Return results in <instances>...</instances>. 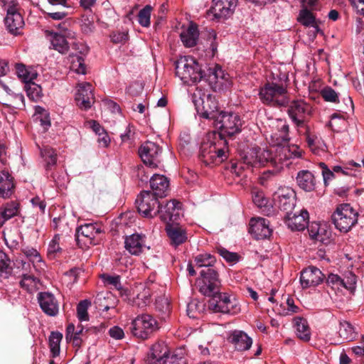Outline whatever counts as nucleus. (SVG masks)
<instances>
[{
    "instance_id": "obj_22",
    "label": "nucleus",
    "mask_w": 364,
    "mask_h": 364,
    "mask_svg": "<svg viewBox=\"0 0 364 364\" xmlns=\"http://www.w3.org/2000/svg\"><path fill=\"white\" fill-rule=\"evenodd\" d=\"M210 11L215 18H226L232 14L237 0H213Z\"/></svg>"
},
{
    "instance_id": "obj_8",
    "label": "nucleus",
    "mask_w": 364,
    "mask_h": 364,
    "mask_svg": "<svg viewBox=\"0 0 364 364\" xmlns=\"http://www.w3.org/2000/svg\"><path fill=\"white\" fill-rule=\"evenodd\" d=\"M210 297L208 308L215 313L237 314L240 311L238 301L228 293L219 291Z\"/></svg>"
},
{
    "instance_id": "obj_13",
    "label": "nucleus",
    "mask_w": 364,
    "mask_h": 364,
    "mask_svg": "<svg viewBox=\"0 0 364 364\" xmlns=\"http://www.w3.org/2000/svg\"><path fill=\"white\" fill-rule=\"evenodd\" d=\"M139 154L144 164L155 168L161 163L162 147L155 142L147 141L139 147Z\"/></svg>"
},
{
    "instance_id": "obj_3",
    "label": "nucleus",
    "mask_w": 364,
    "mask_h": 364,
    "mask_svg": "<svg viewBox=\"0 0 364 364\" xmlns=\"http://www.w3.org/2000/svg\"><path fill=\"white\" fill-rule=\"evenodd\" d=\"M201 116L205 119H214L216 127L223 134L232 136L241 131L242 121L240 116L234 112L217 113V106L215 104L213 109H205Z\"/></svg>"
},
{
    "instance_id": "obj_16",
    "label": "nucleus",
    "mask_w": 364,
    "mask_h": 364,
    "mask_svg": "<svg viewBox=\"0 0 364 364\" xmlns=\"http://www.w3.org/2000/svg\"><path fill=\"white\" fill-rule=\"evenodd\" d=\"M181 358L170 355L168 348L163 343H155L151 348L149 364H182Z\"/></svg>"
},
{
    "instance_id": "obj_4",
    "label": "nucleus",
    "mask_w": 364,
    "mask_h": 364,
    "mask_svg": "<svg viewBox=\"0 0 364 364\" xmlns=\"http://www.w3.org/2000/svg\"><path fill=\"white\" fill-rule=\"evenodd\" d=\"M259 98L265 105L280 107L289 102L287 88L275 82H267L259 88Z\"/></svg>"
},
{
    "instance_id": "obj_7",
    "label": "nucleus",
    "mask_w": 364,
    "mask_h": 364,
    "mask_svg": "<svg viewBox=\"0 0 364 364\" xmlns=\"http://www.w3.org/2000/svg\"><path fill=\"white\" fill-rule=\"evenodd\" d=\"M276 147L275 145L269 149H261L257 146L252 147L242 157L243 163L252 166L257 164L265 166L269 164L277 170H280V163H274L273 161L276 158Z\"/></svg>"
},
{
    "instance_id": "obj_6",
    "label": "nucleus",
    "mask_w": 364,
    "mask_h": 364,
    "mask_svg": "<svg viewBox=\"0 0 364 364\" xmlns=\"http://www.w3.org/2000/svg\"><path fill=\"white\" fill-rule=\"evenodd\" d=\"M358 213L348 203L338 205L331 215L336 228L346 233L354 227L358 219Z\"/></svg>"
},
{
    "instance_id": "obj_61",
    "label": "nucleus",
    "mask_w": 364,
    "mask_h": 364,
    "mask_svg": "<svg viewBox=\"0 0 364 364\" xmlns=\"http://www.w3.org/2000/svg\"><path fill=\"white\" fill-rule=\"evenodd\" d=\"M302 9L309 11L317 10L319 8L318 0H301Z\"/></svg>"
},
{
    "instance_id": "obj_20",
    "label": "nucleus",
    "mask_w": 364,
    "mask_h": 364,
    "mask_svg": "<svg viewBox=\"0 0 364 364\" xmlns=\"http://www.w3.org/2000/svg\"><path fill=\"white\" fill-rule=\"evenodd\" d=\"M280 210L290 212L296 204V193L289 187L280 188L274 194Z\"/></svg>"
},
{
    "instance_id": "obj_46",
    "label": "nucleus",
    "mask_w": 364,
    "mask_h": 364,
    "mask_svg": "<svg viewBox=\"0 0 364 364\" xmlns=\"http://www.w3.org/2000/svg\"><path fill=\"white\" fill-rule=\"evenodd\" d=\"M209 77L212 82L218 83L221 86L226 85L225 82L228 81V75L225 73L218 65H216L210 70Z\"/></svg>"
},
{
    "instance_id": "obj_54",
    "label": "nucleus",
    "mask_w": 364,
    "mask_h": 364,
    "mask_svg": "<svg viewBox=\"0 0 364 364\" xmlns=\"http://www.w3.org/2000/svg\"><path fill=\"white\" fill-rule=\"evenodd\" d=\"M90 305V302L88 300L81 301L77 306V318L80 321L88 320L87 309Z\"/></svg>"
},
{
    "instance_id": "obj_50",
    "label": "nucleus",
    "mask_w": 364,
    "mask_h": 364,
    "mask_svg": "<svg viewBox=\"0 0 364 364\" xmlns=\"http://www.w3.org/2000/svg\"><path fill=\"white\" fill-rule=\"evenodd\" d=\"M0 85L2 86L3 89L11 95H13L14 97V105H12L16 109H21L25 107L24 102V96L21 93H14L11 92V89L5 84H4L0 80Z\"/></svg>"
},
{
    "instance_id": "obj_1",
    "label": "nucleus",
    "mask_w": 364,
    "mask_h": 364,
    "mask_svg": "<svg viewBox=\"0 0 364 364\" xmlns=\"http://www.w3.org/2000/svg\"><path fill=\"white\" fill-rule=\"evenodd\" d=\"M228 146L227 141L220 134H214L203 141L200 147L199 158L205 165L218 164L228 159Z\"/></svg>"
},
{
    "instance_id": "obj_43",
    "label": "nucleus",
    "mask_w": 364,
    "mask_h": 364,
    "mask_svg": "<svg viewBox=\"0 0 364 364\" xmlns=\"http://www.w3.org/2000/svg\"><path fill=\"white\" fill-rule=\"evenodd\" d=\"M63 338V334L58 331L51 332L49 336V348L53 358L60 354V344Z\"/></svg>"
},
{
    "instance_id": "obj_42",
    "label": "nucleus",
    "mask_w": 364,
    "mask_h": 364,
    "mask_svg": "<svg viewBox=\"0 0 364 364\" xmlns=\"http://www.w3.org/2000/svg\"><path fill=\"white\" fill-rule=\"evenodd\" d=\"M68 60L70 63V69L77 74L86 73V65L84 58L76 54H70L68 56Z\"/></svg>"
},
{
    "instance_id": "obj_58",
    "label": "nucleus",
    "mask_w": 364,
    "mask_h": 364,
    "mask_svg": "<svg viewBox=\"0 0 364 364\" xmlns=\"http://www.w3.org/2000/svg\"><path fill=\"white\" fill-rule=\"evenodd\" d=\"M156 309L164 314L170 312V302L165 296H159L155 301Z\"/></svg>"
},
{
    "instance_id": "obj_47",
    "label": "nucleus",
    "mask_w": 364,
    "mask_h": 364,
    "mask_svg": "<svg viewBox=\"0 0 364 364\" xmlns=\"http://www.w3.org/2000/svg\"><path fill=\"white\" fill-rule=\"evenodd\" d=\"M25 89L28 98L34 102L38 101L43 96L41 87L32 81L25 85Z\"/></svg>"
},
{
    "instance_id": "obj_23",
    "label": "nucleus",
    "mask_w": 364,
    "mask_h": 364,
    "mask_svg": "<svg viewBox=\"0 0 364 364\" xmlns=\"http://www.w3.org/2000/svg\"><path fill=\"white\" fill-rule=\"evenodd\" d=\"M145 242V235L134 233L125 237L124 247L131 255H139L146 247Z\"/></svg>"
},
{
    "instance_id": "obj_30",
    "label": "nucleus",
    "mask_w": 364,
    "mask_h": 364,
    "mask_svg": "<svg viewBox=\"0 0 364 364\" xmlns=\"http://www.w3.org/2000/svg\"><path fill=\"white\" fill-rule=\"evenodd\" d=\"M230 342L234 346L235 350L245 351L250 349L252 344V340L246 333L235 330L229 337Z\"/></svg>"
},
{
    "instance_id": "obj_48",
    "label": "nucleus",
    "mask_w": 364,
    "mask_h": 364,
    "mask_svg": "<svg viewBox=\"0 0 364 364\" xmlns=\"http://www.w3.org/2000/svg\"><path fill=\"white\" fill-rule=\"evenodd\" d=\"M12 272V268L10 267V260L7 255L0 251V278H8Z\"/></svg>"
},
{
    "instance_id": "obj_29",
    "label": "nucleus",
    "mask_w": 364,
    "mask_h": 364,
    "mask_svg": "<svg viewBox=\"0 0 364 364\" xmlns=\"http://www.w3.org/2000/svg\"><path fill=\"white\" fill-rule=\"evenodd\" d=\"M300 134H304L308 147L314 154H319L320 151H323L325 144L323 141L315 132L311 131L309 126L302 129V132Z\"/></svg>"
},
{
    "instance_id": "obj_49",
    "label": "nucleus",
    "mask_w": 364,
    "mask_h": 364,
    "mask_svg": "<svg viewBox=\"0 0 364 364\" xmlns=\"http://www.w3.org/2000/svg\"><path fill=\"white\" fill-rule=\"evenodd\" d=\"M60 235L55 234L49 242L47 254L50 259H54L57 254L62 252V248L60 246Z\"/></svg>"
},
{
    "instance_id": "obj_52",
    "label": "nucleus",
    "mask_w": 364,
    "mask_h": 364,
    "mask_svg": "<svg viewBox=\"0 0 364 364\" xmlns=\"http://www.w3.org/2000/svg\"><path fill=\"white\" fill-rule=\"evenodd\" d=\"M152 7L150 5L145 6L141 9L138 14L139 23L143 27H149L150 26V18Z\"/></svg>"
},
{
    "instance_id": "obj_60",
    "label": "nucleus",
    "mask_w": 364,
    "mask_h": 364,
    "mask_svg": "<svg viewBox=\"0 0 364 364\" xmlns=\"http://www.w3.org/2000/svg\"><path fill=\"white\" fill-rule=\"evenodd\" d=\"M356 284V276L354 274L349 273L348 275L346 277V279H343V288L353 290L355 287Z\"/></svg>"
},
{
    "instance_id": "obj_41",
    "label": "nucleus",
    "mask_w": 364,
    "mask_h": 364,
    "mask_svg": "<svg viewBox=\"0 0 364 364\" xmlns=\"http://www.w3.org/2000/svg\"><path fill=\"white\" fill-rule=\"evenodd\" d=\"M297 21L306 27H312L318 29L316 17L312 12L306 9H301L299 11Z\"/></svg>"
},
{
    "instance_id": "obj_17",
    "label": "nucleus",
    "mask_w": 364,
    "mask_h": 364,
    "mask_svg": "<svg viewBox=\"0 0 364 364\" xmlns=\"http://www.w3.org/2000/svg\"><path fill=\"white\" fill-rule=\"evenodd\" d=\"M77 88L75 94L77 105L82 109L87 110L90 109L95 102L92 85L89 82H83L79 83Z\"/></svg>"
},
{
    "instance_id": "obj_44",
    "label": "nucleus",
    "mask_w": 364,
    "mask_h": 364,
    "mask_svg": "<svg viewBox=\"0 0 364 364\" xmlns=\"http://www.w3.org/2000/svg\"><path fill=\"white\" fill-rule=\"evenodd\" d=\"M215 262V257L209 253L200 254L197 255L194 259V262L196 267H204L205 269L213 268V266Z\"/></svg>"
},
{
    "instance_id": "obj_12",
    "label": "nucleus",
    "mask_w": 364,
    "mask_h": 364,
    "mask_svg": "<svg viewBox=\"0 0 364 364\" xmlns=\"http://www.w3.org/2000/svg\"><path fill=\"white\" fill-rule=\"evenodd\" d=\"M196 281L199 291L206 296H211L220 291V281L217 271L213 268L202 269Z\"/></svg>"
},
{
    "instance_id": "obj_38",
    "label": "nucleus",
    "mask_w": 364,
    "mask_h": 364,
    "mask_svg": "<svg viewBox=\"0 0 364 364\" xmlns=\"http://www.w3.org/2000/svg\"><path fill=\"white\" fill-rule=\"evenodd\" d=\"M18 210V205L15 202H10L0 208V228L6 221L16 215Z\"/></svg>"
},
{
    "instance_id": "obj_2",
    "label": "nucleus",
    "mask_w": 364,
    "mask_h": 364,
    "mask_svg": "<svg viewBox=\"0 0 364 364\" xmlns=\"http://www.w3.org/2000/svg\"><path fill=\"white\" fill-rule=\"evenodd\" d=\"M289 125L284 124L279 129V133H275L272 136V139H275L276 158L274 159V163H280L281 169L284 166H288L289 163L288 160L291 159H299L301 157L302 150L297 145L285 146L290 139L289 136Z\"/></svg>"
},
{
    "instance_id": "obj_19",
    "label": "nucleus",
    "mask_w": 364,
    "mask_h": 364,
    "mask_svg": "<svg viewBox=\"0 0 364 364\" xmlns=\"http://www.w3.org/2000/svg\"><path fill=\"white\" fill-rule=\"evenodd\" d=\"M324 279V274L318 268L309 266L301 272L300 282L303 288L314 287L321 284Z\"/></svg>"
},
{
    "instance_id": "obj_9",
    "label": "nucleus",
    "mask_w": 364,
    "mask_h": 364,
    "mask_svg": "<svg viewBox=\"0 0 364 364\" xmlns=\"http://www.w3.org/2000/svg\"><path fill=\"white\" fill-rule=\"evenodd\" d=\"M287 112L299 132L301 133L302 129L309 126L307 122L312 115L313 109L304 100H294L290 102Z\"/></svg>"
},
{
    "instance_id": "obj_28",
    "label": "nucleus",
    "mask_w": 364,
    "mask_h": 364,
    "mask_svg": "<svg viewBox=\"0 0 364 364\" xmlns=\"http://www.w3.org/2000/svg\"><path fill=\"white\" fill-rule=\"evenodd\" d=\"M166 231L171 245L175 247L183 244L188 239L186 230L178 225L167 224Z\"/></svg>"
},
{
    "instance_id": "obj_51",
    "label": "nucleus",
    "mask_w": 364,
    "mask_h": 364,
    "mask_svg": "<svg viewBox=\"0 0 364 364\" xmlns=\"http://www.w3.org/2000/svg\"><path fill=\"white\" fill-rule=\"evenodd\" d=\"M104 284L106 286L110 287V288L120 290L122 289V284L120 282V277L119 275H109L107 274H103L101 275Z\"/></svg>"
},
{
    "instance_id": "obj_64",
    "label": "nucleus",
    "mask_w": 364,
    "mask_h": 364,
    "mask_svg": "<svg viewBox=\"0 0 364 364\" xmlns=\"http://www.w3.org/2000/svg\"><path fill=\"white\" fill-rule=\"evenodd\" d=\"M33 207H38L41 213L45 212L46 203L41 200L38 196H36L31 200Z\"/></svg>"
},
{
    "instance_id": "obj_59",
    "label": "nucleus",
    "mask_w": 364,
    "mask_h": 364,
    "mask_svg": "<svg viewBox=\"0 0 364 364\" xmlns=\"http://www.w3.org/2000/svg\"><path fill=\"white\" fill-rule=\"evenodd\" d=\"M319 166L321 168V172L323 178V181L326 186L328 182L334 177L333 171L330 170L325 163H320Z\"/></svg>"
},
{
    "instance_id": "obj_35",
    "label": "nucleus",
    "mask_w": 364,
    "mask_h": 364,
    "mask_svg": "<svg viewBox=\"0 0 364 364\" xmlns=\"http://www.w3.org/2000/svg\"><path fill=\"white\" fill-rule=\"evenodd\" d=\"M198 35L199 33L197 25L191 23L187 29L181 32L180 37L184 46L191 48L196 45Z\"/></svg>"
},
{
    "instance_id": "obj_27",
    "label": "nucleus",
    "mask_w": 364,
    "mask_h": 364,
    "mask_svg": "<svg viewBox=\"0 0 364 364\" xmlns=\"http://www.w3.org/2000/svg\"><path fill=\"white\" fill-rule=\"evenodd\" d=\"M308 232L311 239L321 243L328 242L331 232L326 225L318 223H311L307 226Z\"/></svg>"
},
{
    "instance_id": "obj_57",
    "label": "nucleus",
    "mask_w": 364,
    "mask_h": 364,
    "mask_svg": "<svg viewBox=\"0 0 364 364\" xmlns=\"http://www.w3.org/2000/svg\"><path fill=\"white\" fill-rule=\"evenodd\" d=\"M322 97L326 102L337 103L339 102L337 92L331 87H326L321 92Z\"/></svg>"
},
{
    "instance_id": "obj_14",
    "label": "nucleus",
    "mask_w": 364,
    "mask_h": 364,
    "mask_svg": "<svg viewBox=\"0 0 364 364\" xmlns=\"http://www.w3.org/2000/svg\"><path fill=\"white\" fill-rule=\"evenodd\" d=\"M102 230L97 223H85L80 225L76 230V241L77 245L81 247H89L97 244L96 237Z\"/></svg>"
},
{
    "instance_id": "obj_36",
    "label": "nucleus",
    "mask_w": 364,
    "mask_h": 364,
    "mask_svg": "<svg viewBox=\"0 0 364 364\" xmlns=\"http://www.w3.org/2000/svg\"><path fill=\"white\" fill-rule=\"evenodd\" d=\"M293 323L297 337L304 341H309L311 339V330L306 319L295 317Z\"/></svg>"
},
{
    "instance_id": "obj_56",
    "label": "nucleus",
    "mask_w": 364,
    "mask_h": 364,
    "mask_svg": "<svg viewBox=\"0 0 364 364\" xmlns=\"http://www.w3.org/2000/svg\"><path fill=\"white\" fill-rule=\"evenodd\" d=\"M217 252L228 262L236 263L239 261V256L237 253L229 252L224 247H218Z\"/></svg>"
},
{
    "instance_id": "obj_53",
    "label": "nucleus",
    "mask_w": 364,
    "mask_h": 364,
    "mask_svg": "<svg viewBox=\"0 0 364 364\" xmlns=\"http://www.w3.org/2000/svg\"><path fill=\"white\" fill-rule=\"evenodd\" d=\"M35 115L36 116V119L40 120L41 124L42 126H50L49 113L43 107L41 106H36L35 107Z\"/></svg>"
},
{
    "instance_id": "obj_39",
    "label": "nucleus",
    "mask_w": 364,
    "mask_h": 364,
    "mask_svg": "<svg viewBox=\"0 0 364 364\" xmlns=\"http://www.w3.org/2000/svg\"><path fill=\"white\" fill-rule=\"evenodd\" d=\"M16 73L19 79L26 84L37 77V73L31 68H26L23 64L16 65Z\"/></svg>"
},
{
    "instance_id": "obj_18",
    "label": "nucleus",
    "mask_w": 364,
    "mask_h": 364,
    "mask_svg": "<svg viewBox=\"0 0 364 364\" xmlns=\"http://www.w3.org/2000/svg\"><path fill=\"white\" fill-rule=\"evenodd\" d=\"M309 215L306 210H301L294 213H287L284 223L292 231H302L309 224Z\"/></svg>"
},
{
    "instance_id": "obj_10",
    "label": "nucleus",
    "mask_w": 364,
    "mask_h": 364,
    "mask_svg": "<svg viewBox=\"0 0 364 364\" xmlns=\"http://www.w3.org/2000/svg\"><path fill=\"white\" fill-rule=\"evenodd\" d=\"M159 329L157 321L149 314L136 316L131 323L132 335L138 338L146 340Z\"/></svg>"
},
{
    "instance_id": "obj_63",
    "label": "nucleus",
    "mask_w": 364,
    "mask_h": 364,
    "mask_svg": "<svg viewBox=\"0 0 364 364\" xmlns=\"http://www.w3.org/2000/svg\"><path fill=\"white\" fill-rule=\"evenodd\" d=\"M136 176L140 180L141 182H146L149 179V174L143 166H139L136 171Z\"/></svg>"
},
{
    "instance_id": "obj_26",
    "label": "nucleus",
    "mask_w": 364,
    "mask_h": 364,
    "mask_svg": "<svg viewBox=\"0 0 364 364\" xmlns=\"http://www.w3.org/2000/svg\"><path fill=\"white\" fill-rule=\"evenodd\" d=\"M14 189V178L6 166H0V197L9 198Z\"/></svg>"
},
{
    "instance_id": "obj_45",
    "label": "nucleus",
    "mask_w": 364,
    "mask_h": 364,
    "mask_svg": "<svg viewBox=\"0 0 364 364\" xmlns=\"http://www.w3.org/2000/svg\"><path fill=\"white\" fill-rule=\"evenodd\" d=\"M22 252L25 256L29 259L30 262L33 263V267L36 268V266H38V267L42 268V264L43 265L44 262L37 250L33 247H26L22 249Z\"/></svg>"
},
{
    "instance_id": "obj_24",
    "label": "nucleus",
    "mask_w": 364,
    "mask_h": 364,
    "mask_svg": "<svg viewBox=\"0 0 364 364\" xmlns=\"http://www.w3.org/2000/svg\"><path fill=\"white\" fill-rule=\"evenodd\" d=\"M181 210V203L176 200L166 203L164 206H160L159 210L160 217L165 222H174L178 220Z\"/></svg>"
},
{
    "instance_id": "obj_31",
    "label": "nucleus",
    "mask_w": 364,
    "mask_h": 364,
    "mask_svg": "<svg viewBox=\"0 0 364 364\" xmlns=\"http://www.w3.org/2000/svg\"><path fill=\"white\" fill-rule=\"evenodd\" d=\"M150 186L153 194L157 197L162 198L166 196L169 181L163 175L154 174L150 178Z\"/></svg>"
},
{
    "instance_id": "obj_37",
    "label": "nucleus",
    "mask_w": 364,
    "mask_h": 364,
    "mask_svg": "<svg viewBox=\"0 0 364 364\" xmlns=\"http://www.w3.org/2000/svg\"><path fill=\"white\" fill-rule=\"evenodd\" d=\"M20 287L29 293L36 291L39 289L40 279L29 272H22Z\"/></svg>"
},
{
    "instance_id": "obj_55",
    "label": "nucleus",
    "mask_w": 364,
    "mask_h": 364,
    "mask_svg": "<svg viewBox=\"0 0 364 364\" xmlns=\"http://www.w3.org/2000/svg\"><path fill=\"white\" fill-rule=\"evenodd\" d=\"M326 284L334 290H340L343 288V279L336 274H330L326 279Z\"/></svg>"
},
{
    "instance_id": "obj_34",
    "label": "nucleus",
    "mask_w": 364,
    "mask_h": 364,
    "mask_svg": "<svg viewBox=\"0 0 364 364\" xmlns=\"http://www.w3.org/2000/svg\"><path fill=\"white\" fill-rule=\"evenodd\" d=\"M40 154L43 161V166L46 170H52L57 164L58 154L56 151L48 146H43L40 149Z\"/></svg>"
},
{
    "instance_id": "obj_11",
    "label": "nucleus",
    "mask_w": 364,
    "mask_h": 364,
    "mask_svg": "<svg viewBox=\"0 0 364 364\" xmlns=\"http://www.w3.org/2000/svg\"><path fill=\"white\" fill-rule=\"evenodd\" d=\"M1 3L4 9L6 11L5 24L7 29L12 34H18L19 30L24 25V21L18 12L19 6L17 0H1Z\"/></svg>"
},
{
    "instance_id": "obj_5",
    "label": "nucleus",
    "mask_w": 364,
    "mask_h": 364,
    "mask_svg": "<svg viewBox=\"0 0 364 364\" xmlns=\"http://www.w3.org/2000/svg\"><path fill=\"white\" fill-rule=\"evenodd\" d=\"M176 75L185 84L196 83L203 77L201 68L192 56H181L176 60Z\"/></svg>"
},
{
    "instance_id": "obj_21",
    "label": "nucleus",
    "mask_w": 364,
    "mask_h": 364,
    "mask_svg": "<svg viewBox=\"0 0 364 364\" xmlns=\"http://www.w3.org/2000/svg\"><path fill=\"white\" fill-rule=\"evenodd\" d=\"M250 233L257 240L265 239L271 236L272 230L269 221L263 218H252L250 221Z\"/></svg>"
},
{
    "instance_id": "obj_33",
    "label": "nucleus",
    "mask_w": 364,
    "mask_h": 364,
    "mask_svg": "<svg viewBox=\"0 0 364 364\" xmlns=\"http://www.w3.org/2000/svg\"><path fill=\"white\" fill-rule=\"evenodd\" d=\"M296 182L299 188L305 191H312L316 188V178L314 174L307 170L298 172Z\"/></svg>"
},
{
    "instance_id": "obj_40",
    "label": "nucleus",
    "mask_w": 364,
    "mask_h": 364,
    "mask_svg": "<svg viewBox=\"0 0 364 364\" xmlns=\"http://www.w3.org/2000/svg\"><path fill=\"white\" fill-rule=\"evenodd\" d=\"M338 335L342 341H353L356 337L353 326L348 321L340 322Z\"/></svg>"
},
{
    "instance_id": "obj_15",
    "label": "nucleus",
    "mask_w": 364,
    "mask_h": 364,
    "mask_svg": "<svg viewBox=\"0 0 364 364\" xmlns=\"http://www.w3.org/2000/svg\"><path fill=\"white\" fill-rule=\"evenodd\" d=\"M136 208L144 217L153 218L159 213V204L157 196L151 191H142L136 200Z\"/></svg>"
},
{
    "instance_id": "obj_62",
    "label": "nucleus",
    "mask_w": 364,
    "mask_h": 364,
    "mask_svg": "<svg viewBox=\"0 0 364 364\" xmlns=\"http://www.w3.org/2000/svg\"><path fill=\"white\" fill-rule=\"evenodd\" d=\"M109 335L114 339L119 340L124 338V333L122 328L115 326L109 328Z\"/></svg>"
},
{
    "instance_id": "obj_25",
    "label": "nucleus",
    "mask_w": 364,
    "mask_h": 364,
    "mask_svg": "<svg viewBox=\"0 0 364 364\" xmlns=\"http://www.w3.org/2000/svg\"><path fill=\"white\" fill-rule=\"evenodd\" d=\"M38 300L43 311L48 316H54L58 313V303L55 296L48 292L38 294Z\"/></svg>"
},
{
    "instance_id": "obj_32",
    "label": "nucleus",
    "mask_w": 364,
    "mask_h": 364,
    "mask_svg": "<svg viewBox=\"0 0 364 364\" xmlns=\"http://www.w3.org/2000/svg\"><path fill=\"white\" fill-rule=\"evenodd\" d=\"M46 37L50 43V48L61 54L66 53L69 50V43L64 35L53 31H46Z\"/></svg>"
}]
</instances>
